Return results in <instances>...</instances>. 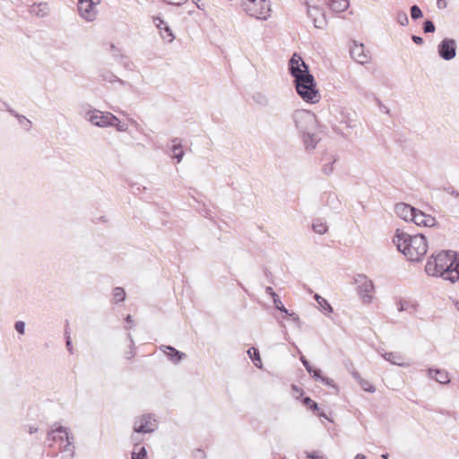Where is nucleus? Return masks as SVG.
Returning a JSON list of instances; mask_svg holds the SVG:
<instances>
[{"label":"nucleus","instance_id":"35","mask_svg":"<svg viewBox=\"0 0 459 459\" xmlns=\"http://www.w3.org/2000/svg\"><path fill=\"white\" fill-rule=\"evenodd\" d=\"M303 403L308 406L313 411H317L319 410L318 404L308 396L303 398Z\"/></svg>","mask_w":459,"mask_h":459},{"label":"nucleus","instance_id":"60","mask_svg":"<svg viewBox=\"0 0 459 459\" xmlns=\"http://www.w3.org/2000/svg\"><path fill=\"white\" fill-rule=\"evenodd\" d=\"M37 431H38V428L37 427H34V426H30V429H29V433L30 434L36 433Z\"/></svg>","mask_w":459,"mask_h":459},{"label":"nucleus","instance_id":"56","mask_svg":"<svg viewBox=\"0 0 459 459\" xmlns=\"http://www.w3.org/2000/svg\"><path fill=\"white\" fill-rule=\"evenodd\" d=\"M13 109L6 102L0 101V110H7Z\"/></svg>","mask_w":459,"mask_h":459},{"label":"nucleus","instance_id":"14","mask_svg":"<svg viewBox=\"0 0 459 459\" xmlns=\"http://www.w3.org/2000/svg\"><path fill=\"white\" fill-rule=\"evenodd\" d=\"M307 16L313 21L316 28H322L325 22V13L322 8L317 5H310L306 2Z\"/></svg>","mask_w":459,"mask_h":459},{"label":"nucleus","instance_id":"2","mask_svg":"<svg viewBox=\"0 0 459 459\" xmlns=\"http://www.w3.org/2000/svg\"><path fill=\"white\" fill-rule=\"evenodd\" d=\"M393 241L397 249L411 262L420 261L428 251L427 239L421 233L411 235L397 229Z\"/></svg>","mask_w":459,"mask_h":459},{"label":"nucleus","instance_id":"53","mask_svg":"<svg viewBox=\"0 0 459 459\" xmlns=\"http://www.w3.org/2000/svg\"><path fill=\"white\" fill-rule=\"evenodd\" d=\"M438 9H445L447 6V0H437Z\"/></svg>","mask_w":459,"mask_h":459},{"label":"nucleus","instance_id":"46","mask_svg":"<svg viewBox=\"0 0 459 459\" xmlns=\"http://www.w3.org/2000/svg\"><path fill=\"white\" fill-rule=\"evenodd\" d=\"M111 49H112V55H113L114 58L117 60V62H118V60H120V55H123V54L113 44L111 45Z\"/></svg>","mask_w":459,"mask_h":459},{"label":"nucleus","instance_id":"51","mask_svg":"<svg viewBox=\"0 0 459 459\" xmlns=\"http://www.w3.org/2000/svg\"><path fill=\"white\" fill-rule=\"evenodd\" d=\"M307 459H325L323 455H319L317 452L307 454Z\"/></svg>","mask_w":459,"mask_h":459},{"label":"nucleus","instance_id":"26","mask_svg":"<svg viewBox=\"0 0 459 459\" xmlns=\"http://www.w3.org/2000/svg\"><path fill=\"white\" fill-rule=\"evenodd\" d=\"M312 229L316 233H317L319 235H323L327 232L328 226L326 225V223L324 220L316 219V220H314V221L312 223Z\"/></svg>","mask_w":459,"mask_h":459},{"label":"nucleus","instance_id":"47","mask_svg":"<svg viewBox=\"0 0 459 459\" xmlns=\"http://www.w3.org/2000/svg\"><path fill=\"white\" fill-rule=\"evenodd\" d=\"M288 316H290V318L298 325V327H300V319L299 317V316L292 312V313H290L289 314H286Z\"/></svg>","mask_w":459,"mask_h":459},{"label":"nucleus","instance_id":"7","mask_svg":"<svg viewBox=\"0 0 459 459\" xmlns=\"http://www.w3.org/2000/svg\"><path fill=\"white\" fill-rule=\"evenodd\" d=\"M86 119L92 125L99 127H107L113 125L117 117L110 112H102L98 109H92L86 113Z\"/></svg>","mask_w":459,"mask_h":459},{"label":"nucleus","instance_id":"49","mask_svg":"<svg viewBox=\"0 0 459 459\" xmlns=\"http://www.w3.org/2000/svg\"><path fill=\"white\" fill-rule=\"evenodd\" d=\"M128 338L130 339V342H131V351L130 352L128 353V356L126 357L128 359H132L134 355H135V352L134 351V341H133V338L131 336V334H128Z\"/></svg>","mask_w":459,"mask_h":459},{"label":"nucleus","instance_id":"42","mask_svg":"<svg viewBox=\"0 0 459 459\" xmlns=\"http://www.w3.org/2000/svg\"><path fill=\"white\" fill-rule=\"evenodd\" d=\"M14 328L20 334H23L25 332V323L23 321H17Z\"/></svg>","mask_w":459,"mask_h":459},{"label":"nucleus","instance_id":"50","mask_svg":"<svg viewBox=\"0 0 459 459\" xmlns=\"http://www.w3.org/2000/svg\"><path fill=\"white\" fill-rule=\"evenodd\" d=\"M163 1L166 2L167 4H172V5H181L186 2V0H163Z\"/></svg>","mask_w":459,"mask_h":459},{"label":"nucleus","instance_id":"36","mask_svg":"<svg viewBox=\"0 0 459 459\" xmlns=\"http://www.w3.org/2000/svg\"><path fill=\"white\" fill-rule=\"evenodd\" d=\"M273 299V304L275 306V308H277L278 310H280L281 312H282L284 314H289V310L284 307V305L282 304L279 296H277L276 298H274Z\"/></svg>","mask_w":459,"mask_h":459},{"label":"nucleus","instance_id":"23","mask_svg":"<svg viewBox=\"0 0 459 459\" xmlns=\"http://www.w3.org/2000/svg\"><path fill=\"white\" fill-rule=\"evenodd\" d=\"M49 8L48 4L40 3L39 4H33L30 8V13L36 15L37 17H45L48 13Z\"/></svg>","mask_w":459,"mask_h":459},{"label":"nucleus","instance_id":"12","mask_svg":"<svg viewBox=\"0 0 459 459\" xmlns=\"http://www.w3.org/2000/svg\"><path fill=\"white\" fill-rule=\"evenodd\" d=\"M350 55L355 62L360 65L368 64L371 59L370 52L365 49V46L362 43H358L357 41L352 42Z\"/></svg>","mask_w":459,"mask_h":459},{"label":"nucleus","instance_id":"28","mask_svg":"<svg viewBox=\"0 0 459 459\" xmlns=\"http://www.w3.org/2000/svg\"><path fill=\"white\" fill-rule=\"evenodd\" d=\"M147 451L144 446L135 444L132 452V459H146Z\"/></svg>","mask_w":459,"mask_h":459},{"label":"nucleus","instance_id":"39","mask_svg":"<svg viewBox=\"0 0 459 459\" xmlns=\"http://www.w3.org/2000/svg\"><path fill=\"white\" fill-rule=\"evenodd\" d=\"M359 385L361 388L367 392L374 393L376 391L375 386L364 379L360 380Z\"/></svg>","mask_w":459,"mask_h":459},{"label":"nucleus","instance_id":"61","mask_svg":"<svg viewBox=\"0 0 459 459\" xmlns=\"http://www.w3.org/2000/svg\"><path fill=\"white\" fill-rule=\"evenodd\" d=\"M354 459H366V456L362 454H358Z\"/></svg>","mask_w":459,"mask_h":459},{"label":"nucleus","instance_id":"27","mask_svg":"<svg viewBox=\"0 0 459 459\" xmlns=\"http://www.w3.org/2000/svg\"><path fill=\"white\" fill-rule=\"evenodd\" d=\"M315 299L316 300L320 310L325 314L331 313L333 311L332 306L328 303V301L318 294L315 295Z\"/></svg>","mask_w":459,"mask_h":459},{"label":"nucleus","instance_id":"20","mask_svg":"<svg viewBox=\"0 0 459 459\" xmlns=\"http://www.w3.org/2000/svg\"><path fill=\"white\" fill-rule=\"evenodd\" d=\"M302 138L307 151L314 150L320 140L314 131H309L307 134H302Z\"/></svg>","mask_w":459,"mask_h":459},{"label":"nucleus","instance_id":"52","mask_svg":"<svg viewBox=\"0 0 459 459\" xmlns=\"http://www.w3.org/2000/svg\"><path fill=\"white\" fill-rule=\"evenodd\" d=\"M65 345H66L68 351L72 354L73 353V345H72V341H71L70 335L66 336Z\"/></svg>","mask_w":459,"mask_h":459},{"label":"nucleus","instance_id":"55","mask_svg":"<svg viewBox=\"0 0 459 459\" xmlns=\"http://www.w3.org/2000/svg\"><path fill=\"white\" fill-rule=\"evenodd\" d=\"M266 294L270 295L273 299L276 298L278 295L274 292L272 287L268 286L265 288Z\"/></svg>","mask_w":459,"mask_h":459},{"label":"nucleus","instance_id":"59","mask_svg":"<svg viewBox=\"0 0 459 459\" xmlns=\"http://www.w3.org/2000/svg\"><path fill=\"white\" fill-rule=\"evenodd\" d=\"M195 4H196V7L198 9L204 10V4H201L200 0H197L196 2H195Z\"/></svg>","mask_w":459,"mask_h":459},{"label":"nucleus","instance_id":"17","mask_svg":"<svg viewBox=\"0 0 459 459\" xmlns=\"http://www.w3.org/2000/svg\"><path fill=\"white\" fill-rule=\"evenodd\" d=\"M154 22H155L156 26L160 30V33L162 39L168 40L169 42H171L175 37L172 33L171 29L168 25V23L160 18H155Z\"/></svg>","mask_w":459,"mask_h":459},{"label":"nucleus","instance_id":"33","mask_svg":"<svg viewBox=\"0 0 459 459\" xmlns=\"http://www.w3.org/2000/svg\"><path fill=\"white\" fill-rule=\"evenodd\" d=\"M397 22L402 26H406L409 23L407 13L404 11H399L396 16Z\"/></svg>","mask_w":459,"mask_h":459},{"label":"nucleus","instance_id":"57","mask_svg":"<svg viewBox=\"0 0 459 459\" xmlns=\"http://www.w3.org/2000/svg\"><path fill=\"white\" fill-rule=\"evenodd\" d=\"M337 201V197L335 195H332V194H328V196H327V204H329L330 203L333 204V202Z\"/></svg>","mask_w":459,"mask_h":459},{"label":"nucleus","instance_id":"40","mask_svg":"<svg viewBox=\"0 0 459 459\" xmlns=\"http://www.w3.org/2000/svg\"><path fill=\"white\" fill-rule=\"evenodd\" d=\"M315 380L325 381L327 377L322 376V372L318 368H312V374H309Z\"/></svg>","mask_w":459,"mask_h":459},{"label":"nucleus","instance_id":"54","mask_svg":"<svg viewBox=\"0 0 459 459\" xmlns=\"http://www.w3.org/2000/svg\"><path fill=\"white\" fill-rule=\"evenodd\" d=\"M411 39H412V41H413L415 44H417V45H421V44H423V42H424V41H423V39H422L421 37H420V36H416V35H412V36H411Z\"/></svg>","mask_w":459,"mask_h":459},{"label":"nucleus","instance_id":"32","mask_svg":"<svg viewBox=\"0 0 459 459\" xmlns=\"http://www.w3.org/2000/svg\"><path fill=\"white\" fill-rule=\"evenodd\" d=\"M336 161V158H333V157H331L330 160L324 164L323 168H322V171L324 174L325 175H330L333 171V163Z\"/></svg>","mask_w":459,"mask_h":459},{"label":"nucleus","instance_id":"63","mask_svg":"<svg viewBox=\"0 0 459 459\" xmlns=\"http://www.w3.org/2000/svg\"><path fill=\"white\" fill-rule=\"evenodd\" d=\"M323 383L328 385H332L333 384V380L332 379H329L327 378V380H325V381H322Z\"/></svg>","mask_w":459,"mask_h":459},{"label":"nucleus","instance_id":"13","mask_svg":"<svg viewBox=\"0 0 459 459\" xmlns=\"http://www.w3.org/2000/svg\"><path fill=\"white\" fill-rule=\"evenodd\" d=\"M438 55L446 61L452 60L456 55V42L452 39H444L437 47Z\"/></svg>","mask_w":459,"mask_h":459},{"label":"nucleus","instance_id":"5","mask_svg":"<svg viewBox=\"0 0 459 459\" xmlns=\"http://www.w3.org/2000/svg\"><path fill=\"white\" fill-rule=\"evenodd\" d=\"M292 119L296 128L301 134L314 131L316 127V116L309 111L304 109L296 110L292 114Z\"/></svg>","mask_w":459,"mask_h":459},{"label":"nucleus","instance_id":"15","mask_svg":"<svg viewBox=\"0 0 459 459\" xmlns=\"http://www.w3.org/2000/svg\"><path fill=\"white\" fill-rule=\"evenodd\" d=\"M417 209L405 203L397 204L394 212L401 219L413 221Z\"/></svg>","mask_w":459,"mask_h":459},{"label":"nucleus","instance_id":"58","mask_svg":"<svg viewBox=\"0 0 459 459\" xmlns=\"http://www.w3.org/2000/svg\"><path fill=\"white\" fill-rule=\"evenodd\" d=\"M352 377L354 379H356L359 383H360V380H362L361 377L359 376V374L356 371L352 372Z\"/></svg>","mask_w":459,"mask_h":459},{"label":"nucleus","instance_id":"9","mask_svg":"<svg viewBox=\"0 0 459 459\" xmlns=\"http://www.w3.org/2000/svg\"><path fill=\"white\" fill-rule=\"evenodd\" d=\"M354 281L358 285L359 293L364 302L369 303L372 297L370 293L374 291L375 286L371 280L366 274L360 273L354 277Z\"/></svg>","mask_w":459,"mask_h":459},{"label":"nucleus","instance_id":"21","mask_svg":"<svg viewBox=\"0 0 459 459\" xmlns=\"http://www.w3.org/2000/svg\"><path fill=\"white\" fill-rule=\"evenodd\" d=\"M171 141L173 143L171 151L174 153V158L177 160V162L179 163L185 155V152L183 151V146L181 143V139L176 137V138H173Z\"/></svg>","mask_w":459,"mask_h":459},{"label":"nucleus","instance_id":"24","mask_svg":"<svg viewBox=\"0 0 459 459\" xmlns=\"http://www.w3.org/2000/svg\"><path fill=\"white\" fill-rule=\"evenodd\" d=\"M100 76L103 81L109 82H117L119 84H121L123 86L128 85L130 88H133V86L129 82L118 78L112 72H109V71L102 72Z\"/></svg>","mask_w":459,"mask_h":459},{"label":"nucleus","instance_id":"22","mask_svg":"<svg viewBox=\"0 0 459 459\" xmlns=\"http://www.w3.org/2000/svg\"><path fill=\"white\" fill-rule=\"evenodd\" d=\"M383 358L394 365L400 367L408 366L407 363L403 362V356L397 352H385L383 354Z\"/></svg>","mask_w":459,"mask_h":459},{"label":"nucleus","instance_id":"8","mask_svg":"<svg viewBox=\"0 0 459 459\" xmlns=\"http://www.w3.org/2000/svg\"><path fill=\"white\" fill-rule=\"evenodd\" d=\"M100 3V0H78L79 15L87 22L94 21L98 13L97 5Z\"/></svg>","mask_w":459,"mask_h":459},{"label":"nucleus","instance_id":"1","mask_svg":"<svg viewBox=\"0 0 459 459\" xmlns=\"http://www.w3.org/2000/svg\"><path fill=\"white\" fill-rule=\"evenodd\" d=\"M425 272L455 283L459 280V256L454 251H441L428 260Z\"/></svg>","mask_w":459,"mask_h":459},{"label":"nucleus","instance_id":"10","mask_svg":"<svg viewBox=\"0 0 459 459\" xmlns=\"http://www.w3.org/2000/svg\"><path fill=\"white\" fill-rule=\"evenodd\" d=\"M157 429V421L151 415H143L134 420V431L136 433H152Z\"/></svg>","mask_w":459,"mask_h":459},{"label":"nucleus","instance_id":"31","mask_svg":"<svg viewBox=\"0 0 459 459\" xmlns=\"http://www.w3.org/2000/svg\"><path fill=\"white\" fill-rule=\"evenodd\" d=\"M117 63H119L126 70H133L134 67L133 62H131L130 59L125 55H120V60H118Z\"/></svg>","mask_w":459,"mask_h":459},{"label":"nucleus","instance_id":"44","mask_svg":"<svg viewBox=\"0 0 459 459\" xmlns=\"http://www.w3.org/2000/svg\"><path fill=\"white\" fill-rule=\"evenodd\" d=\"M300 361L302 362L303 366L305 367L306 370L309 373V374H312V366L310 365L309 361L304 357V356H301L300 357Z\"/></svg>","mask_w":459,"mask_h":459},{"label":"nucleus","instance_id":"25","mask_svg":"<svg viewBox=\"0 0 459 459\" xmlns=\"http://www.w3.org/2000/svg\"><path fill=\"white\" fill-rule=\"evenodd\" d=\"M8 112L13 115V117H15L19 122V124L26 130V131H30V128H31V122L30 120H29L26 117H24L23 115H20L18 114L15 110L13 109H8Z\"/></svg>","mask_w":459,"mask_h":459},{"label":"nucleus","instance_id":"48","mask_svg":"<svg viewBox=\"0 0 459 459\" xmlns=\"http://www.w3.org/2000/svg\"><path fill=\"white\" fill-rule=\"evenodd\" d=\"M444 190L448 193L449 195L456 197V198H459V192L456 191L453 186H447V187H445Z\"/></svg>","mask_w":459,"mask_h":459},{"label":"nucleus","instance_id":"4","mask_svg":"<svg viewBox=\"0 0 459 459\" xmlns=\"http://www.w3.org/2000/svg\"><path fill=\"white\" fill-rule=\"evenodd\" d=\"M48 439L52 441H60L63 443L65 441L62 452L67 453V456L71 459L74 456V436L69 432V429L59 426L56 429L48 432Z\"/></svg>","mask_w":459,"mask_h":459},{"label":"nucleus","instance_id":"62","mask_svg":"<svg viewBox=\"0 0 459 459\" xmlns=\"http://www.w3.org/2000/svg\"><path fill=\"white\" fill-rule=\"evenodd\" d=\"M126 323L128 324H132L133 323V318L130 315H128L126 317Z\"/></svg>","mask_w":459,"mask_h":459},{"label":"nucleus","instance_id":"6","mask_svg":"<svg viewBox=\"0 0 459 459\" xmlns=\"http://www.w3.org/2000/svg\"><path fill=\"white\" fill-rule=\"evenodd\" d=\"M245 12L256 19L266 20L270 16V3L267 0H245L242 4Z\"/></svg>","mask_w":459,"mask_h":459},{"label":"nucleus","instance_id":"45","mask_svg":"<svg viewBox=\"0 0 459 459\" xmlns=\"http://www.w3.org/2000/svg\"><path fill=\"white\" fill-rule=\"evenodd\" d=\"M254 100L258 103V104H261V105H266L268 100L266 99L265 96L258 93L255 98Z\"/></svg>","mask_w":459,"mask_h":459},{"label":"nucleus","instance_id":"43","mask_svg":"<svg viewBox=\"0 0 459 459\" xmlns=\"http://www.w3.org/2000/svg\"><path fill=\"white\" fill-rule=\"evenodd\" d=\"M194 459H205L206 455L203 449H195L193 453Z\"/></svg>","mask_w":459,"mask_h":459},{"label":"nucleus","instance_id":"16","mask_svg":"<svg viewBox=\"0 0 459 459\" xmlns=\"http://www.w3.org/2000/svg\"><path fill=\"white\" fill-rule=\"evenodd\" d=\"M413 222L419 226L434 227L437 225V220L435 217L426 214L420 210L416 211Z\"/></svg>","mask_w":459,"mask_h":459},{"label":"nucleus","instance_id":"30","mask_svg":"<svg viewBox=\"0 0 459 459\" xmlns=\"http://www.w3.org/2000/svg\"><path fill=\"white\" fill-rule=\"evenodd\" d=\"M247 353H248L250 359H252V361L254 362V364L257 368H261L262 361H261L259 351L257 349L252 347L247 351Z\"/></svg>","mask_w":459,"mask_h":459},{"label":"nucleus","instance_id":"38","mask_svg":"<svg viewBox=\"0 0 459 459\" xmlns=\"http://www.w3.org/2000/svg\"><path fill=\"white\" fill-rule=\"evenodd\" d=\"M110 126H115L119 132H126L128 128V126L125 122H121L118 118L117 121L113 122V125Z\"/></svg>","mask_w":459,"mask_h":459},{"label":"nucleus","instance_id":"37","mask_svg":"<svg viewBox=\"0 0 459 459\" xmlns=\"http://www.w3.org/2000/svg\"><path fill=\"white\" fill-rule=\"evenodd\" d=\"M436 30L435 24L430 20H426L423 23V30L425 33H432Z\"/></svg>","mask_w":459,"mask_h":459},{"label":"nucleus","instance_id":"64","mask_svg":"<svg viewBox=\"0 0 459 459\" xmlns=\"http://www.w3.org/2000/svg\"><path fill=\"white\" fill-rule=\"evenodd\" d=\"M317 416H318V417H321V418H325V419H327L326 414H325V412H323V411L318 412V413H317Z\"/></svg>","mask_w":459,"mask_h":459},{"label":"nucleus","instance_id":"41","mask_svg":"<svg viewBox=\"0 0 459 459\" xmlns=\"http://www.w3.org/2000/svg\"><path fill=\"white\" fill-rule=\"evenodd\" d=\"M411 307V305L410 304L409 301H406V300H400L399 301V304H398V310L400 312L402 311H406L408 310L410 307Z\"/></svg>","mask_w":459,"mask_h":459},{"label":"nucleus","instance_id":"29","mask_svg":"<svg viewBox=\"0 0 459 459\" xmlns=\"http://www.w3.org/2000/svg\"><path fill=\"white\" fill-rule=\"evenodd\" d=\"M112 296L114 303H120L126 299V291L122 287H116L113 289Z\"/></svg>","mask_w":459,"mask_h":459},{"label":"nucleus","instance_id":"3","mask_svg":"<svg viewBox=\"0 0 459 459\" xmlns=\"http://www.w3.org/2000/svg\"><path fill=\"white\" fill-rule=\"evenodd\" d=\"M307 74L294 80L295 88L299 97L306 102L316 104L319 102L321 96L316 88V83L314 76L309 73V70H305Z\"/></svg>","mask_w":459,"mask_h":459},{"label":"nucleus","instance_id":"19","mask_svg":"<svg viewBox=\"0 0 459 459\" xmlns=\"http://www.w3.org/2000/svg\"><path fill=\"white\" fill-rule=\"evenodd\" d=\"M429 377L434 378L437 383L446 385L450 382V377L447 371L443 369H429Z\"/></svg>","mask_w":459,"mask_h":459},{"label":"nucleus","instance_id":"34","mask_svg":"<svg viewBox=\"0 0 459 459\" xmlns=\"http://www.w3.org/2000/svg\"><path fill=\"white\" fill-rule=\"evenodd\" d=\"M411 16L412 20H418L423 16L422 11L418 5L414 4L411 7Z\"/></svg>","mask_w":459,"mask_h":459},{"label":"nucleus","instance_id":"11","mask_svg":"<svg viewBox=\"0 0 459 459\" xmlns=\"http://www.w3.org/2000/svg\"><path fill=\"white\" fill-rule=\"evenodd\" d=\"M305 70H309L308 65L299 55L294 53L289 61V72L290 75L296 80L307 74Z\"/></svg>","mask_w":459,"mask_h":459},{"label":"nucleus","instance_id":"18","mask_svg":"<svg viewBox=\"0 0 459 459\" xmlns=\"http://www.w3.org/2000/svg\"><path fill=\"white\" fill-rule=\"evenodd\" d=\"M160 349L163 352L168 356L169 359L174 363L178 364L183 358L186 357V354L178 351L172 346H161Z\"/></svg>","mask_w":459,"mask_h":459}]
</instances>
